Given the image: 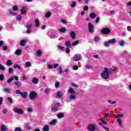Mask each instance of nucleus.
<instances>
[{
	"instance_id": "1",
	"label": "nucleus",
	"mask_w": 131,
	"mask_h": 131,
	"mask_svg": "<svg viewBox=\"0 0 131 131\" xmlns=\"http://www.w3.org/2000/svg\"><path fill=\"white\" fill-rule=\"evenodd\" d=\"M68 93L70 94L69 97V100H76V95H78V94L76 93L74 89L73 88H70L68 91Z\"/></svg>"
},
{
	"instance_id": "2",
	"label": "nucleus",
	"mask_w": 131,
	"mask_h": 131,
	"mask_svg": "<svg viewBox=\"0 0 131 131\" xmlns=\"http://www.w3.org/2000/svg\"><path fill=\"white\" fill-rule=\"evenodd\" d=\"M110 74H111L109 72V70L105 68L104 69V71H103L102 73L101 74V76L102 78H103V79H108V78L110 77Z\"/></svg>"
},
{
	"instance_id": "3",
	"label": "nucleus",
	"mask_w": 131,
	"mask_h": 131,
	"mask_svg": "<svg viewBox=\"0 0 131 131\" xmlns=\"http://www.w3.org/2000/svg\"><path fill=\"white\" fill-rule=\"evenodd\" d=\"M97 128V124H91L88 126V129L90 131H95Z\"/></svg>"
},
{
	"instance_id": "4",
	"label": "nucleus",
	"mask_w": 131,
	"mask_h": 131,
	"mask_svg": "<svg viewBox=\"0 0 131 131\" xmlns=\"http://www.w3.org/2000/svg\"><path fill=\"white\" fill-rule=\"evenodd\" d=\"M37 97V93L34 91H32L30 93V98L31 100H35Z\"/></svg>"
},
{
	"instance_id": "5",
	"label": "nucleus",
	"mask_w": 131,
	"mask_h": 131,
	"mask_svg": "<svg viewBox=\"0 0 131 131\" xmlns=\"http://www.w3.org/2000/svg\"><path fill=\"white\" fill-rule=\"evenodd\" d=\"M13 112H14V113H17V114H23V113H24V111H23L22 109L17 107H15L13 108Z\"/></svg>"
},
{
	"instance_id": "6",
	"label": "nucleus",
	"mask_w": 131,
	"mask_h": 131,
	"mask_svg": "<svg viewBox=\"0 0 131 131\" xmlns=\"http://www.w3.org/2000/svg\"><path fill=\"white\" fill-rule=\"evenodd\" d=\"M88 29L91 33H93L94 30H95V27H94V25L91 23L88 24Z\"/></svg>"
},
{
	"instance_id": "7",
	"label": "nucleus",
	"mask_w": 131,
	"mask_h": 131,
	"mask_svg": "<svg viewBox=\"0 0 131 131\" xmlns=\"http://www.w3.org/2000/svg\"><path fill=\"white\" fill-rule=\"evenodd\" d=\"M99 120H100V122H99L100 125H102V126L103 127V128H104V129L105 130H110L108 128H107V127L104 126V125H103V124H107V122H106L104 120H102V119H99Z\"/></svg>"
},
{
	"instance_id": "8",
	"label": "nucleus",
	"mask_w": 131,
	"mask_h": 131,
	"mask_svg": "<svg viewBox=\"0 0 131 131\" xmlns=\"http://www.w3.org/2000/svg\"><path fill=\"white\" fill-rule=\"evenodd\" d=\"M110 29L108 28H104L101 30V33L102 34H109L110 33Z\"/></svg>"
},
{
	"instance_id": "9",
	"label": "nucleus",
	"mask_w": 131,
	"mask_h": 131,
	"mask_svg": "<svg viewBox=\"0 0 131 131\" xmlns=\"http://www.w3.org/2000/svg\"><path fill=\"white\" fill-rule=\"evenodd\" d=\"M81 59V57L80 56V54H76L74 57L73 60L80 61Z\"/></svg>"
},
{
	"instance_id": "10",
	"label": "nucleus",
	"mask_w": 131,
	"mask_h": 131,
	"mask_svg": "<svg viewBox=\"0 0 131 131\" xmlns=\"http://www.w3.org/2000/svg\"><path fill=\"white\" fill-rule=\"evenodd\" d=\"M59 107H60V103H56L55 104L54 107L51 109V110L52 111H58Z\"/></svg>"
},
{
	"instance_id": "11",
	"label": "nucleus",
	"mask_w": 131,
	"mask_h": 131,
	"mask_svg": "<svg viewBox=\"0 0 131 131\" xmlns=\"http://www.w3.org/2000/svg\"><path fill=\"white\" fill-rule=\"evenodd\" d=\"M27 95H28V93L27 91H25L24 92H21L20 96H21L22 98L25 99V98L27 97Z\"/></svg>"
},
{
	"instance_id": "12",
	"label": "nucleus",
	"mask_w": 131,
	"mask_h": 131,
	"mask_svg": "<svg viewBox=\"0 0 131 131\" xmlns=\"http://www.w3.org/2000/svg\"><path fill=\"white\" fill-rule=\"evenodd\" d=\"M42 129L43 131H49L50 130V126L48 125H46L43 127Z\"/></svg>"
},
{
	"instance_id": "13",
	"label": "nucleus",
	"mask_w": 131,
	"mask_h": 131,
	"mask_svg": "<svg viewBox=\"0 0 131 131\" xmlns=\"http://www.w3.org/2000/svg\"><path fill=\"white\" fill-rule=\"evenodd\" d=\"M27 8L23 7L22 9H20L21 14H23V13H26V12H27Z\"/></svg>"
},
{
	"instance_id": "14",
	"label": "nucleus",
	"mask_w": 131,
	"mask_h": 131,
	"mask_svg": "<svg viewBox=\"0 0 131 131\" xmlns=\"http://www.w3.org/2000/svg\"><path fill=\"white\" fill-rule=\"evenodd\" d=\"M32 82L34 83V84H37V83H38V79L36 77L33 78L32 80Z\"/></svg>"
},
{
	"instance_id": "15",
	"label": "nucleus",
	"mask_w": 131,
	"mask_h": 131,
	"mask_svg": "<svg viewBox=\"0 0 131 131\" xmlns=\"http://www.w3.org/2000/svg\"><path fill=\"white\" fill-rule=\"evenodd\" d=\"M70 36L73 38V39H75L76 38V37H75V32L74 31L71 32Z\"/></svg>"
},
{
	"instance_id": "16",
	"label": "nucleus",
	"mask_w": 131,
	"mask_h": 131,
	"mask_svg": "<svg viewBox=\"0 0 131 131\" xmlns=\"http://www.w3.org/2000/svg\"><path fill=\"white\" fill-rule=\"evenodd\" d=\"M21 51L20 49H17L15 51V54L16 56H20L21 55Z\"/></svg>"
},
{
	"instance_id": "17",
	"label": "nucleus",
	"mask_w": 131,
	"mask_h": 131,
	"mask_svg": "<svg viewBox=\"0 0 131 131\" xmlns=\"http://www.w3.org/2000/svg\"><path fill=\"white\" fill-rule=\"evenodd\" d=\"M1 131H8V128L5 125H3L1 126Z\"/></svg>"
},
{
	"instance_id": "18",
	"label": "nucleus",
	"mask_w": 131,
	"mask_h": 131,
	"mask_svg": "<svg viewBox=\"0 0 131 131\" xmlns=\"http://www.w3.org/2000/svg\"><path fill=\"white\" fill-rule=\"evenodd\" d=\"M56 96L59 99H60V98H61L62 97V96H63V94H62V92H58L56 93Z\"/></svg>"
},
{
	"instance_id": "19",
	"label": "nucleus",
	"mask_w": 131,
	"mask_h": 131,
	"mask_svg": "<svg viewBox=\"0 0 131 131\" xmlns=\"http://www.w3.org/2000/svg\"><path fill=\"white\" fill-rule=\"evenodd\" d=\"M25 45H26V40H21L20 41V46H21V47H24L25 46Z\"/></svg>"
},
{
	"instance_id": "20",
	"label": "nucleus",
	"mask_w": 131,
	"mask_h": 131,
	"mask_svg": "<svg viewBox=\"0 0 131 131\" xmlns=\"http://www.w3.org/2000/svg\"><path fill=\"white\" fill-rule=\"evenodd\" d=\"M35 23L36 27H39V26L40 25V24H39V20H38V19H35Z\"/></svg>"
},
{
	"instance_id": "21",
	"label": "nucleus",
	"mask_w": 131,
	"mask_h": 131,
	"mask_svg": "<svg viewBox=\"0 0 131 131\" xmlns=\"http://www.w3.org/2000/svg\"><path fill=\"white\" fill-rule=\"evenodd\" d=\"M97 17V15H96L95 13H92L90 14V18L91 19H94Z\"/></svg>"
},
{
	"instance_id": "22",
	"label": "nucleus",
	"mask_w": 131,
	"mask_h": 131,
	"mask_svg": "<svg viewBox=\"0 0 131 131\" xmlns=\"http://www.w3.org/2000/svg\"><path fill=\"white\" fill-rule=\"evenodd\" d=\"M7 66H12L13 65V62L11 60H8L7 61Z\"/></svg>"
},
{
	"instance_id": "23",
	"label": "nucleus",
	"mask_w": 131,
	"mask_h": 131,
	"mask_svg": "<svg viewBox=\"0 0 131 131\" xmlns=\"http://www.w3.org/2000/svg\"><path fill=\"white\" fill-rule=\"evenodd\" d=\"M31 66V63L29 62H27L24 66L25 68H28V67H30Z\"/></svg>"
},
{
	"instance_id": "24",
	"label": "nucleus",
	"mask_w": 131,
	"mask_h": 131,
	"mask_svg": "<svg viewBox=\"0 0 131 131\" xmlns=\"http://www.w3.org/2000/svg\"><path fill=\"white\" fill-rule=\"evenodd\" d=\"M57 123V120L54 119L51 122H50V125H54Z\"/></svg>"
},
{
	"instance_id": "25",
	"label": "nucleus",
	"mask_w": 131,
	"mask_h": 131,
	"mask_svg": "<svg viewBox=\"0 0 131 131\" xmlns=\"http://www.w3.org/2000/svg\"><path fill=\"white\" fill-rule=\"evenodd\" d=\"M115 70V67H112L110 71L109 72L111 74L112 73H114V71Z\"/></svg>"
},
{
	"instance_id": "26",
	"label": "nucleus",
	"mask_w": 131,
	"mask_h": 131,
	"mask_svg": "<svg viewBox=\"0 0 131 131\" xmlns=\"http://www.w3.org/2000/svg\"><path fill=\"white\" fill-rule=\"evenodd\" d=\"M108 42L110 43H116V39H110L108 40Z\"/></svg>"
},
{
	"instance_id": "27",
	"label": "nucleus",
	"mask_w": 131,
	"mask_h": 131,
	"mask_svg": "<svg viewBox=\"0 0 131 131\" xmlns=\"http://www.w3.org/2000/svg\"><path fill=\"white\" fill-rule=\"evenodd\" d=\"M59 31H60V32H61V33H64L65 31H66V29L65 28V27L61 28L59 29Z\"/></svg>"
},
{
	"instance_id": "28",
	"label": "nucleus",
	"mask_w": 131,
	"mask_h": 131,
	"mask_svg": "<svg viewBox=\"0 0 131 131\" xmlns=\"http://www.w3.org/2000/svg\"><path fill=\"white\" fill-rule=\"evenodd\" d=\"M27 111L29 113H30L31 112H33V108H32V107H29L27 108Z\"/></svg>"
},
{
	"instance_id": "29",
	"label": "nucleus",
	"mask_w": 131,
	"mask_h": 131,
	"mask_svg": "<svg viewBox=\"0 0 131 131\" xmlns=\"http://www.w3.org/2000/svg\"><path fill=\"white\" fill-rule=\"evenodd\" d=\"M52 15V13L51 12H48L46 13L45 14V17L46 18H49L50 17V16Z\"/></svg>"
},
{
	"instance_id": "30",
	"label": "nucleus",
	"mask_w": 131,
	"mask_h": 131,
	"mask_svg": "<svg viewBox=\"0 0 131 131\" xmlns=\"http://www.w3.org/2000/svg\"><path fill=\"white\" fill-rule=\"evenodd\" d=\"M57 116L58 118H63V117H64V115H63L62 113H59L57 114Z\"/></svg>"
},
{
	"instance_id": "31",
	"label": "nucleus",
	"mask_w": 131,
	"mask_h": 131,
	"mask_svg": "<svg viewBox=\"0 0 131 131\" xmlns=\"http://www.w3.org/2000/svg\"><path fill=\"white\" fill-rule=\"evenodd\" d=\"M41 55H42V52H41V51H40V50H38L37 52V56H41Z\"/></svg>"
},
{
	"instance_id": "32",
	"label": "nucleus",
	"mask_w": 131,
	"mask_h": 131,
	"mask_svg": "<svg viewBox=\"0 0 131 131\" xmlns=\"http://www.w3.org/2000/svg\"><path fill=\"white\" fill-rule=\"evenodd\" d=\"M115 118H118L120 117H123V114H118L115 116Z\"/></svg>"
},
{
	"instance_id": "33",
	"label": "nucleus",
	"mask_w": 131,
	"mask_h": 131,
	"mask_svg": "<svg viewBox=\"0 0 131 131\" xmlns=\"http://www.w3.org/2000/svg\"><path fill=\"white\" fill-rule=\"evenodd\" d=\"M71 6L72 8H75V7H76V2L75 1H73Z\"/></svg>"
},
{
	"instance_id": "34",
	"label": "nucleus",
	"mask_w": 131,
	"mask_h": 131,
	"mask_svg": "<svg viewBox=\"0 0 131 131\" xmlns=\"http://www.w3.org/2000/svg\"><path fill=\"white\" fill-rule=\"evenodd\" d=\"M100 40V37L98 36H96L94 37V41H99Z\"/></svg>"
},
{
	"instance_id": "35",
	"label": "nucleus",
	"mask_w": 131,
	"mask_h": 131,
	"mask_svg": "<svg viewBox=\"0 0 131 131\" xmlns=\"http://www.w3.org/2000/svg\"><path fill=\"white\" fill-rule=\"evenodd\" d=\"M4 91L5 93L10 92H11V89H10V88H5V89H4Z\"/></svg>"
},
{
	"instance_id": "36",
	"label": "nucleus",
	"mask_w": 131,
	"mask_h": 131,
	"mask_svg": "<svg viewBox=\"0 0 131 131\" xmlns=\"http://www.w3.org/2000/svg\"><path fill=\"white\" fill-rule=\"evenodd\" d=\"M71 85H72V86H73L74 88H78V85H77L75 83H71Z\"/></svg>"
},
{
	"instance_id": "37",
	"label": "nucleus",
	"mask_w": 131,
	"mask_h": 131,
	"mask_svg": "<svg viewBox=\"0 0 131 131\" xmlns=\"http://www.w3.org/2000/svg\"><path fill=\"white\" fill-rule=\"evenodd\" d=\"M66 45L67 46V47H68V48H71V43H70V41H68L66 43Z\"/></svg>"
},
{
	"instance_id": "38",
	"label": "nucleus",
	"mask_w": 131,
	"mask_h": 131,
	"mask_svg": "<svg viewBox=\"0 0 131 131\" xmlns=\"http://www.w3.org/2000/svg\"><path fill=\"white\" fill-rule=\"evenodd\" d=\"M26 27L28 29H30V28H32V24H27V25H26Z\"/></svg>"
},
{
	"instance_id": "39",
	"label": "nucleus",
	"mask_w": 131,
	"mask_h": 131,
	"mask_svg": "<svg viewBox=\"0 0 131 131\" xmlns=\"http://www.w3.org/2000/svg\"><path fill=\"white\" fill-rule=\"evenodd\" d=\"M14 84L16 85V86H21V83L18 81L15 82Z\"/></svg>"
},
{
	"instance_id": "40",
	"label": "nucleus",
	"mask_w": 131,
	"mask_h": 131,
	"mask_svg": "<svg viewBox=\"0 0 131 131\" xmlns=\"http://www.w3.org/2000/svg\"><path fill=\"white\" fill-rule=\"evenodd\" d=\"M79 42V40H76L72 43V46L74 47L75 46H76L78 43Z\"/></svg>"
},
{
	"instance_id": "41",
	"label": "nucleus",
	"mask_w": 131,
	"mask_h": 131,
	"mask_svg": "<svg viewBox=\"0 0 131 131\" xmlns=\"http://www.w3.org/2000/svg\"><path fill=\"white\" fill-rule=\"evenodd\" d=\"M4 78H5V76H4V74H0V80H1V81H3Z\"/></svg>"
},
{
	"instance_id": "42",
	"label": "nucleus",
	"mask_w": 131,
	"mask_h": 131,
	"mask_svg": "<svg viewBox=\"0 0 131 131\" xmlns=\"http://www.w3.org/2000/svg\"><path fill=\"white\" fill-rule=\"evenodd\" d=\"M13 67H14V69H16V68H18V69H21V67H20L18 64H14L13 66Z\"/></svg>"
},
{
	"instance_id": "43",
	"label": "nucleus",
	"mask_w": 131,
	"mask_h": 131,
	"mask_svg": "<svg viewBox=\"0 0 131 131\" xmlns=\"http://www.w3.org/2000/svg\"><path fill=\"white\" fill-rule=\"evenodd\" d=\"M13 80H14V77H11L7 80V82L8 83H10V82H12V81H13Z\"/></svg>"
},
{
	"instance_id": "44",
	"label": "nucleus",
	"mask_w": 131,
	"mask_h": 131,
	"mask_svg": "<svg viewBox=\"0 0 131 131\" xmlns=\"http://www.w3.org/2000/svg\"><path fill=\"white\" fill-rule=\"evenodd\" d=\"M13 71H14V70L12 68H10L8 69V72H9V73H10V74H12V73H13Z\"/></svg>"
},
{
	"instance_id": "45",
	"label": "nucleus",
	"mask_w": 131,
	"mask_h": 131,
	"mask_svg": "<svg viewBox=\"0 0 131 131\" xmlns=\"http://www.w3.org/2000/svg\"><path fill=\"white\" fill-rule=\"evenodd\" d=\"M13 11H18L19 8H18V6H14L12 8Z\"/></svg>"
},
{
	"instance_id": "46",
	"label": "nucleus",
	"mask_w": 131,
	"mask_h": 131,
	"mask_svg": "<svg viewBox=\"0 0 131 131\" xmlns=\"http://www.w3.org/2000/svg\"><path fill=\"white\" fill-rule=\"evenodd\" d=\"M5 69V67L3 66V64H0V70L4 71Z\"/></svg>"
},
{
	"instance_id": "47",
	"label": "nucleus",
	"mask_w": 131,
	"mask_h": 131,
	"mask_svg": "<svg viewBox=\"0 0 131 131\" xmlns=\"http://www.w3.org/2000/svg\"><path fill=\"white\" fill-rule=\"evenodd\" d=\"M104 46L105 47H109L110 46V43L109 42V41L104 42Z\"/></svg>"
},
{
	"instance_id": "48",
	"label": "nucleus",
	"mask_w": 131,
	"mask_h": 131,
	"mask_svg": "<svg viewBox=\"0 0 131 131\" xmlns=\"http://www.w3.org/2000/svg\"><path fill=\"white\" fill-rule=\"evenodd\" d=\"M21 78L24 79V80H26V79H27V77L25 75L22 74Z\"/></svg>"
},
{
	"instance_id": "49",
	"label": "nucleus",
	"mask_w": 131,
	"mask_h": 131,
	"mask_svg": "<svg viewBox=\"0 0 131 131\" xmlns=\"http://www.w3.org/2000/svg\"><path fill=\"white\" fill-rule=\"evenodd\" d=\"M16 19L17 20H18L19 21H20V20L22 19V16H21V15H17L16 17Z\"/></svg>"
},
{
	"instance_id": "50",
	"label": "nucleus",
	"mask_w": 131,
	"mask_h": 131,
	"mask_svg": "<svg viewBox=\"0 0 131 131\" xmlns=\"http://www.w3.org/2000/svg\"><path fill=\"white\" fill-rule=\"evenodd\" d=\"M7 100L9 101V102L10 104H12V103H13V99H12V98H11V97H8L7 98Z\"/></svg>"
},
{
	"instance_id": "51",
	"label": "nucleus",
	"mask_w": 131,
	"mask_h": 131,
	"mask_svg": "<svg viewBox=\"0 0 131 131\" xmlns=\"http://www.w3.org/2000/svg\"><path fill=\"white\" fill-rule=\"evenodd\" d=\"M60 84V83L59 82H56L55 84L56 89H58L59 88V85Z\"/></svg>"
},
{
	"instance_id": "52",
	"label": "nucleus",
	"mask_w": 131,
	"mask_h": 131,
	"mask_svg": "<svg viewBox=\"0 0 131 131\" xmlns=\"http://www.w3.org/2000/svg\"><path fill=\"white\" fill-rule=\"evenodd\" d=\"M120 46H121L122 47L124 46V41L123 40H122L119 43Z\"/></svg>"
},
{
	"instance_id": "53",
	"label": "nucleus",
	"mask_w": 131,
	"mask_h": 131,
	"mask_svg": "<svg viewBox=\"0 0 131 131\" xmlns=\"http://www.w3.org/2000/svg\"><path fill=\"white\" fill-rule=\"evenodd\" d=\"M100 20H101V18H100V17H97L95 21V23H96V24L99 23V21H100Z\"/></svg>"
},
{
	"instance_id": "54",
	"label": "nucleus",
	"mask_w": 131,
	"mask_h": 131,
	"mask_svg": "<svg viewBox=\"0 0 131 131\" xmlns=\"http://www.w3.org/2000/svg\"><path fill=\"white\" fill-rule=\"evenodd\" d=\"M14 131H22V129L20 127H17L15 128Z\"/></svg>"
},
{
	"instance_id": "55",
	"label": "nucleus",
	"mask_w": 131,
	"mask_h": 131,
	"mask_svg": "<svg viewBox=\"0 0 131 131\" xmlns=\"http://www.w3.org/2000/svg\"><path fill=\"white\" fill-rule=\"evenodd\" d=\"M86 69H92V66L88 64L87 66H86Z\"/></svg>"
},
{
	"instance_id": "56",
	"label": "nucleus",
	"mask_w": 131,
	"mask_h": 131,
	"mask_svg": "<svg viewBox=\"0 0 131 131\" xmlns=\"http://www.w3.org/2000/svg\"><path fill=\"white\" fill-rule=\"evenodd\" d=\"M84 11H88L89 10V7L88 6H85L83 8Z\"/></svg>"
},
{
	"instance_id": "57",
	"label": "nucleus",
	"mask_w": 131,
	"mask_h": 131,
	"mask_svg": "<svg viewBox=\"0 0 131 131\" xmlns=\"http://www.w3.org/2000/svg\"><path fill=\"white\" fill-rule=\"evenodd\" d=\"M2 112H3V114H6V113H7V112H8V110L4 109V110H3Z\"/></svg>"
},
{
	"instance_id": "58",
	"label": "nucleus",
	"mask_w": 131,
	"mask_h": 131,
	"mask_svg": "<svg viewBox=\"0 0 131 131\" xmlns=\"http://www.w3.org/2000/svg\"><path fill=\"white\" fill-rule=\"evenodd\" d=\"M59 66L58 64H54V66H53V68H54V69H56V68H57Z\"/></svg>"
},
{
	"instance_id": "59",
	"label": "nucleus",
	"mask_w": 131,
	"mask_h": 131,
	"mask_svg": "<svg viewBox=\"0 0 131 131\" xmlns=\"http://www.w3.org/2000/svg\"><path fill=\"white\" fill-rule=\"evenodd\" d=\"M69 52H70V49H69L68 47H67L66 49V52L67 53V54H68Z\"/></svg>"
},
{
	"instance_id": "60",
	"label": "nucleus",
	"mask_w": 131,
	"mask_h": 131,
	"mask_svg": "<svg viewBox=\"0 0 131 131\" xmlns=\"http://www.w3.org/2000/svg\"><path fill=\"white\" fill-rule=\"evenodd\" d=\"M74 70H77L78 69V66H74L73 67Z\"/></svg>"
},
{
	"instance_id": "61",
	"label": "nucleus",
	"mask_w": 131,
	"mask_h": 131,
	"mask_svg": "<svg viewBox=\"0 0 131 131\" xmlns=\"http://www.w3.org/2000/svg\"><path fill=\"white\" fill-rule=\"evenodd\" d=\"M127 7H130L131 6V1L128 2L126 4Z\"/></svg>"
},
{
	"instance_id": "62",
	"label": "nucleus",
	"mask_w": 131,
	"mask_h": 131,
	"mask_svg": "<svg viewBox=\"0 0 131 131\" xmlns=\"http://www.w3.org/2000/svg\"><path fill=\"white\" fill-rule=\"evenodd\" d=\"M21 91L20 90H17L16 91V94H19V95H21Z\"/></svg>"
},
{
	"instance_id": "63",
	"label": "nucleus",
	"mask_w": 131,
	"mask_h": 131,
	"mask_svg": "<svg viewBox=\"0 0 131 131\" xmlns=\"http://www.w3.org/2000/svg\"><path fill=\"white\" fill-rule=\"evenodd\" d=\"M58 48L59 49V50H60V51H63V50H64V47L58 46Z\"/></svg>"
},
{
	"instance_id": "64",
	"label": "nucleus",
	"mask_w": 131,
	"mask_h": 131,
	"mask_svg": "<svg viewBox=\"0 0 131 131\" xmlns=\"http://www.w3.org/2000/svg\"><path fill=\"white\" fill-rule=\"evenodd\" d=\"M27 33H31V29H28V30H27Z\"/></svg>"
}]
</instances>
